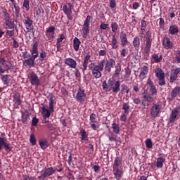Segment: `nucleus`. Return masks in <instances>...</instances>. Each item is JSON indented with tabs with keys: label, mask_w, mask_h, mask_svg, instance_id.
I'll list each match as a JSON object with an SVG mask.
<instances>
[{
	"label": "nucleus",
	"mask_w": 180,
	"mask_h": 180,
	"mask_svg": "<svg viewBox=\"0 0 180 180\" xmlns=\"http://www.w3.org/2000/svg\"><path fill=\"white\" fill-rule=\"evenodd\" d=\"M103 67H105V60H101L98 65H95L94 63H91L89 65V70L91 71V74L94 78H101L102 77V72L103 71Z\"/></svg>",
	"instance_id": "nucleus-1"
},
{
	"label": "nucleus",
	"mask_w": 180,
	"mask_h": 180,
	"mask_svg": "<svg viewBox=\"0 0 180 180\" xmlns=\"http://www.w3.org/2000/svg\"><path fill=\"white\" fill-rule=\"evenodd\" d=\"M53 112H54V100L53 97H51L49 98V109L46 107H42V123H49V119Z\"/></svg>",
	"instance_id": "nucleus-2"
},
{
	"label": "nucleus",
	"mask_w": 180,
	"mask_h": 180,
	"mask_svg": "<svg viewBox=\"0 0 180 180\" xmlns=\"http://www.w3.org/2000/svg\"><path fill=\"white\" fill-rule=\"evenodd\" d=\"M107 91L108 92L112 91L114 94H117L120 91V81L115 80L113 78L110 79L108 80V88H107Z\"/></svg>",
	"instance_id": "nucleus-3"
},
{
	"label": "nucleus",
	"mask_w": 180,
	"mask_h": 180,
	"mask_svg": "<svg viewBox=\"0 0 180 180\" xmlns=\"http://www.w3.org/2000/svg\"><path fill=\"white\" fill-rule=\"evenodd\" d=\"M73 9L74 6H72V4L71 3L64 5L63 7V13L66 15L69 20H72V19H74V14H72Z\"/></svg>",
	"instance_id": "nucleus-4"
},
{
	"label": "nucleus",
	"mask_w": 180,
	"mask_h": 180,
	"mask_svg": "<svg viewBox=\"0 0 180 180\" xmlns=\"http://www.w3.org/2000/svg\"><path fill=\"white\" fill-rule=\"evenodd\" d=\"M56 171H57V169H54L53 167L46 168L41 171V174L38 176V178L39 180L46 179V178L53 175V174H56Z\"/></svg>",
	"instance_id": "nucleus-5"
},
{
	"label": "nucleus",
	"mask_w": 180,
	"mask_h": 180,
	"mask_svg": "<svg viewBox=\"0 0 180 180\" xmlns=\"http://www.w3.org/2000/svg\"><path fill=\"white\" fill-rule=\"evenodd\" d=\"M75 99L79 103H84V102L86 101V94L85 93V91L79 89L76 94Z\"/></svg>",
	"instance_id": "nucleus-6"
},
{
	"label": "nucleus",
	"mask_w": 180,
	"mask_h": 180,
	"mask_svg": "<svg viewBox=\"0 0 180 180\" xmlns=\"http://www.w3.org/2000/svg\"><path fill=\"white\" fill-rule=\"evenodd\" d=\"M160 112H161V105L159 103H153L150 109V115L152 117H157L158 115H160Z\"/></svg>",
	"instance_id": "nucleus-7"
},
{
	"label": "nucleus",
	"mask_w": 180,
	"mask_h": 180,
	"mask_svg": "<svg viewBox=\"0 0 180 180\" xmlns=\"http://www.w3.org/2000/svg\"><path fill=\"white\" fill-rule=\"evenodd\" d=\"M149 70L148 65H145L141 68V71L139 76L140 81H143L146 79V78H147Z\"/></svg>",
	"instance_id": "nucleus-8"
},
{
	"label": "nucleus",
	"mask_w": 180,
	"mask_h": 180,
	"mask_svg": "<svg viewBox=\"0 0 180 180\" xmlns=\"http://www.w3.org/2000/svg\"><path fill=\"white\" fill-rule=\"evenodd\" d=\"M28 78L30 79V84H32V85H36L37 86H39V85H40V79H39V77L36 73L31 72L29 75Z\"/></svg>",
	"instance_id": "nucleus-9"
},
{
	"label": "nucleus",
	"mask_w": 180,
	"mask_h": 180,
	"mask_svg": "<svg viewBox=\"0 0 180 180\" xmlns=\"http://www.w3.org/2000/svg\"><path fill=\"white\" fill-rule=\"evenodd\" d=\"M91 53L88 52L86 53L83 60V63H82L83 72L86 71V68H88V64H89L91 61Z\"/></svg>",
	"instance_id": "nucleus-10"
},
{
	"label": "nucleus",
	"mask_w": 180,
	"mask_h": 180,
	"mask_svg": "<svg viewBox=\"0 0 180 180\" xmlns=\"http://www.w3.org/2000/svg\"><path fill=\"white\" fill-rule=\"evenodd\" d=\"M162 46L165 50H169L174 47V44L168 37H165L162 39Z\"/></svg>",
	"instance_id": "nucleus-11"
},
{
	"label": "nucleus",
	"mask_w": 180,
	"mask_h": 180,
	"mask_svg": "<svg viewBox=\"0 0 180 180\" xmlns=\"http://www.w3.org/2000/svg\"><path fill=\"white\" fill-rule=\"evenodd\" d=\"M120 39L121 42V46L126 47L129 44V40L127 39V34L124 31H122L120 34Z\"/></svg>",
	"instance_id": "nucleus-12"
},
{
	"label": "nucleus",
	"mask_w": 180,
	"mask_h": 180,
	"mask_svg": "<svg viewBox=\"0 0 180 180\" xmlns=\"http://www.w3.org/2000/svg\"><path fill=\"white\" fill-rule=\"evenodd\" d=\"M178 113H179V108H175L172 110L169 117V123H174L176 120Z\"/></svg>",
	"instance_id": "nucleus-13"
},
{
	"label": "nucleus",
	"mask_w": 180,
	"mask_h": 180,
	"mask_svg": "<svg viewBox=\"0 0 180 180\" xmlns=\"http://www.w3.org/2000/svg\"><path fill=\"white\" fill-rule=\"evenodd\" d=\"M56 27L54 26L49 27L46 31V36L47 37V40H51L54 39V31Z\"/></svg>",
	"instance_id": "nucleus-14"
},
{
	"label": "nucleus",
	"mask_w": 180,
	"mask_h": 180,
	"mask_svg": "<svg viewBox=\"0 0 180 180\" xmlns=\"http://www.w3.org/2000/svg\"><path fill=\"white\" fill-rule=\"evenodd\" d=\"M64 63L70 68H77V61L71 58H65Z\"/></svg>",
	"instance_id": "nucleus-15"
},
{
	"label": "nucleus",
	"mask_w": 180,
	"mask_h": 180,
	"mask_svg": "<svg viewBox=\"0 0 180 180\" xmlns=\"http://www.w3.org/2000/svg\"><path fill=\"white\" fill-rule=\"evenodd\" d=\"M36 59L33 57H31L28 59H25L22 61V64L23 65H25V67H27V68H31V67H33V65H34V60Z\"/></svg>",
	"instance_id": "nucleus-16"
},
{
	"label": "nucleus",
	"mask_w": 180,
	"mask_h": 180,
	"mask_svg": "<svg viewBox=\"0 0 180 180\" xmlns=\"http://www.w3.org/2000/svg\"><path fill=\"white\" fill-rule=\"evenodd\" d=\"M150 50H151V36H149L146 38V46L143 51L145 54H148Z\"/></svg>",
	"instance_id": "nucleus-17"
},
{
	"label": "nucleus",
	"mask_w": 180,
	"mask_h": 180,
	"mask_svg": "<svg viewBox=\"0 0 180 180\" xmlns=\"http://www.w3.org/2000/svg\"><path fill=\"white\" fill-rule=\"evenodd\" d=\"M39 45L37 44V42H35L32 46V50L31 51L32 57L33 58L37 59V57H39Z\"/></svg>",
	"instance_id": "nucleus-18"
},
{
	"label": "nucleus",
	"mask_w": 180,
	"mask_h": 180,
	"mask_svg": "<svg viewBox=\"0 0 180 180\" xmlns=\"http://www.w3.org/2000/svg\"><path fill=\"white\" fill-rule=\"evenodd\" d=\"M6 139L0 137V151L2 150V148H5V150H11V148L9 147V144L6 143Z\"/></svg>",
	"instance_id": "nucleus-19"
},
{
	"label": "nucleus",
	"mask_w": 180,
	"mask_h": 180,
	"mask_svg": "<svg viewBox=\"0 0 180 180\" xmlns=\"http://www.w3.org/2000/svg\"><path fill=\"white\" fill-rule=\"evenodd\" d=\"M116 64V62L113 59H109L108 61H107L105 64V70L108 71V72H110L112 70V68H113V65Z\"/></svg>",
	"instance_id": "nucleus-20"
},
{
	"label": "nucleus",
	"mask_w": 180,
	"mask_h": 180,
	"mask_svg": "<svg viewBox=\"0 0 180 180\" xmlns=\"http://www.w3.org/2000/svg\"><path fill=\"white\" fill-rule=\"evenodd\" d=\"M165 162V159L164 158H159L157 159L156 165H152L151 168H162L164 163Z\"/></svg>",
	"instance_id": "nucleus-21"
},
{
	"label": "nucleus",
	"mask_w": 180,
	"mask_h": 180,
	"mask_svg": "<svg viewBox=\"0 0 180 180\" xmlns=\"http://www.w3.org/2000/svg\"><path fill=\"white\" fill-rule=\"evenodd\" d=\"M113 174L117 180H120V178H122V176L123 175V172L120 169H119V167L113 168Z\"/></svg>",
	"instance_id": "nucleus-22"
},
{
	"label": "nucleus",
	"mask_w": 180,
	"mask_h": 180,
	"mask_svg": "<svg viewBox=\"0 0 180 180\" xmlns=\"http://www.w3.org/2000/svg\"><path fill=\"white\" fill-rule=\"evenodd\" d=\"M13 102L16 106H20L22 105V100H20V94L19 93H15L13 96Z\"/></svg>",
	"instance_id": "nucleus-23"
},
{
	"label": "nucleus",
	"mask_w": 180,
	"mask_h": 180,
	"mask_svg": "<svg viewBox=\"0 0 180 180\" xmlns=\"http://www.w3.org/2000/svg\"><path fill=\"white\" fill-rule=\"evenodd\" d=\"M179 94H180L179 86H176L174 89H173L170 94L171 100L172 101V99H175V98H176V96H178Z\"/></svg>",
	"instance_id": "nucleus-24"
},
{
	"label": "nucleus",
	"mask_w": 180,
	"mask_h": 180,
	"mask_svg": "<svg viewBox=\"0 0 180 180\" xmlns=\"http://www.w3.org/2000/svg\"><path fill=\"white\" fill-rule=\"evenodd\" d=\"M179 32V27H178V26H176V25H172L169 27V33L170 34H178V33Z\"/></svg>",
	"instance_id": "nucleus-25"
},
{
	"label": "nucleus",
	"mask_w": 180,
	"mask_h": 180,
	"mask_svg": "<svg viewBox=\"0 0 180 180\" xmlns=\"http://www.w3.org/2000/svg\"><path fill=\"white\" fill-rule=\"evenodd\" d=\"M155 77L158 78H162L163 77H165V73L162 71L161 68H156L155 69Z\"/></svg>",
	"instance_id": "nucleus-26"
},
{
	"label": "nucleus",
	"mask_w": 180,
	"mask_h": 180,
	"mask_svg": "<svg viewBox=\"0 0 180 180\" xmlns=\"http://www.w3.org/2000/svg\"><path fill=\"white\" fill-rule=\"evenodd\" d=\"M79 46H81V41L79 39L75 37L73 39V49L75 51H78L79 50Z\"/></svg>",
	"instance_id": "nucleus-27"
},
{
	"label": "nucleus",
	"mask_w": 180,
	"mask_h": 180,
	"mask_svg": "<svg viewBox=\"0 0 180 180\" xmlns=\"http://www.w3.org/2000/svg\"><path fill=\"white\" fill-rule=\"evenodd\" d=\"M82 33L84 39H86V37H88V34H89V25H83Z\"/></svg>",
	"instance_id": "nucleus-28"
},
{
	"label": "nucleus",
	"mask_w": 180,
	"mask_h": 180,
	"mask_svg": "<svg viewBox=\"0 0 180 180\" xmlns=\"http://www.w3.org/2000/svg\"><path fill=\"white\" fill-rule=\"evenodd\" d=\"M25 25L27 30H32V25H33V20L30 19V18L27 17L25 20Z\"/></svg>",
	"instance_id": "nucleus-29"
},
{
	"label": "nucleus",
	"mask_w": 180,
	"mask_h": 180,
	"mask_svg": "<svg viewBox=\"0 0 180 180\" xmlns=\"http://www.w3.org/2000/svg\"><path fill=\"white\" fill-rule=\"evenodd\" d=\"M151 58L152 61L155 63H161V61H162V55L158 56V54L155 53L152 55Z\"/></svg>",
	"instance_id": "nucleus-30"
},
{
	"label": "nucleus",
	"mask_w": 180,
	"mask_h": 180,
	"mask_svg": "<svg viewBox=\"0 0 180 180\" xmlns=\"http://www.w3.org/2000/svg\"><path fill=\"white\" fill-rule=\"evenodd\" d=\"M130 89L126 84L122 85V89L120 93L119 94V96L122 97L124 94H129Z\"/></svg>",
	"instance_id": "nucleus-31"
},
{
	"label": "nucleus",
	"mask_w": 180,
	"mask_h": 180,
	"mask_svg": "<svg viewBox=\"0 0 180 180\" xmlns=\"http://www.w3.org/2000/svg\"><path fill=\"white\" fill-rule=\"evenodd\" d=\"M111 46L112 49L116 50V49H119V44L117 43V38L115 36H113L111 40Z\"/></svg>",
	"instance_id": "nucleus-32"
},
{
	"label": "nucleus",
	"mask_w": 180,
	"mask_h": 180,
	"mask_svg": "<svg viewBox=\"0 0 180 180\" xmlns=\"http://www.w3.org/2000/svg\"><path fill=\"white\" fill-rule=\"evenodd\" d=\"M112 129L115 134H119V133H120V127H119V124H116V122L112 124Z\"/></svg>",
	"instance_id": "nucleus-33"
},
{
	"label": "nucleus",
	"mask_w": 180,
	"mask_h": 180,
	"mask_svg": "<svg viewBox=\"0 0 180 180\" xmlns=\"http://www.w3.org/2000/svg\"><path fill=\"white\" fill-rule=\"evenodd\" d=\"M80 134L82 136V141H88V134H86V131L85 129H81L80 130Z\"/></svg>",
	"instance_id": "nucleus-34"
},
{
	"label": "nucleus",
	"mask_w": 180,
	"mask_h": 180,
	"mask_svg": "<svg viewBox=\"0 0 180 180\" xmlns=\"http://www.w3.org/2000/svg\"><path fill=\"white\" fill-rule=\"evenodd\" d=\"M132 44L136 49H140V39L136 37L133 40Z\"/></svg>",
	"instance_id": "nucleus-35"
},
{
	"label": "nucleus",
	"mask_w": 180,
	"mask_h": 180,
	"mask_svg": "<svg viewBox=\"0 0 180 180\" xmlns=\"http://www.w3.org/2000/svg\"><path fill=\"white\" fill-rule=\"evenodd\" d=\"M39 146L42 150H46L49 147V142L46 140L39 141Z\"/></svg>",
	"instance_id": "nucleus-36"
},
{
	"label": "nucleus",
	"mask_w": 180,
	"mask_h": 180,
	"mask_svg": "<svg viewBox=\"0 0 180 180\" xmlns=\"http://www.w3.org/2000/svg\"><path fill=\"white\" fill-rule=\"evenodd\" d=\"M121 71H122V65H120V63H118L115 66V75H117V77H119V75H120Z\"/></svg>",
	"instance_id": "nucleus-37"
},
{
	"label": "nucleus",
	"mask_w": 180,
	"mask_h": 180,
	"mask_svg": "<svg viewBox=\"0 0 180 180\" xmlns=\"http://www.w3.org/2000/svg\"><path fill=\"white\" fill-rule=\"evenodd\" d=\"M0 67H3L5 70H8V68H9V66L6 65V60L3 58H0Z\"/></svg>",
	"instance_id": "nucleus-38"
},
{
	"label": "nucleus",
	"mask_w": 180,
	"mask_h": 180,
	"mask_svg": "<svg viewBox=\"0 0 180 180\" xmlns=\"http://www.w3.org/2000/svg\"><path fill=\"white\" fill-rule=\"evenodd\" d=\"M5 20H6L5 25L6 26H7L6 29H13L14 27L13 22L11 21V19Z\"/></svg>",
	"instance_id": "nucleus-39"
},
{
	"label": "nucleus",
	"mask_w": 180,
	"mask_h": 180,
	"mask_svg": "<svg viewBox=\"0 0 180 180\" xmlns=\"http://www.w3.org/2000/svg\"><path fill=\"white\" fill-rule=\"evenodd\" d=\"M1 79L5 85H8L10 82L9 76L8 75H2Z\"/></svg>",
	"instance_id": "nucleus-40"
},
{
	"label": "nucleus",
	"mask_w": 180,
	"mask_h": 180,
	"mask_svg": "<svg viewBox=\"0 0 180 180\" xmlns=\"http://www.w3.org/2000/svg\"><path fill=\"white\" fill-rule=\"evenodd\" d=\"M146 148H153V141L151 139H146Z\"/></svg>",
	"instance_id": "nucleus-41"
},
{
	"label": "nucleus",
	"mask_w": 180,
	"mask_h": 180,
	"mask_svg": "<svg viewBox=\"0 0 180 180\" xmlns=\"http://www.w3.org/2000/svg\"><path fill=\"white\" fill-rule=\"evenodd\" d=\"M120 165V158L117 157L115 158L114 161L113 168H119Z\"/></svg>",
	"instance_id": "nucleus-42"
},
{
	"label": "nucleus",
	"mask_w": 180,
	"mask_h": 180,
	"mask_svg": "<svg viewBox=\"0 0 180 180\" xmlns=\"http://www.w3.org/2000/svg\"><path fill=\"white\" fill-rule=\"evenodd\" d=\"M122 109L124 110V113H129L130 105H129V103H125L123 104Z\"/></svg>",
	"instance_id": "nucleus-43"
},
{
	"label": "nucleus",
	"mask_w": 180,
	"mask_h": 180,
	"mask_svg": "<svg viewBox=\"0 0 180 180\" xmlns=\"http://www.w3.org/2000/svg\"><path fill=\"white\" fill-rule=\"evenodd\" d=\"M90 122L91 123H98L96 121V115L95 113H92L90 115Z\"/></svg>",
	"instance_id": "nucleus-44"
},
{
	"label": "nucleus",
	"mask_w": 180,
	"mask_h": 180,
	"mask_svg": "<svg viewBox=\"0 0 180 180\" xmlns=\"http://www.w3.org/2000/svg\"><path fill=\"white\" fill-rule=\"evenodd\" d=\"M119 27V25L116 22H112L111 24V29L112 32L115 33Z\"/></svg>",
	"instance_id": "nucleus-45"
},
{
	"label": "nucleus",
	"mask_w": 180,
	"mask_h": 180,
	"mask_svg": "<svg viewBox=\"0 0 180 180\" xmlns=\"http://www.w3.org/2000/svg\"><path fill=\"white\" fill-rule=\"evenodd\" d=\"M143 99L146 102H150V103H151L154 101V98L153 97H151V96H150V95H145L143 96Z\"/></svg>",
	"instance_id": "nucleus-46"
},
{
	"label": "nucleus",
	"mask_w": 180,
	"mask_h": 180,
	"mask_svg": "<svg viewBox=\"0 0 180 180\" xmlns=\"http://www.w3.org/2000/svg\"><path fill=\"white\" fill-rule=\"evenodd\" d=\"M91 19H92V17H91V15H87L83 25L89 26V23H91Z\"/></svg>",
	"instance_id": "nucleus-47"
},
{
	"label": "nucleus",
	"mask_w": 180,
	"mask_h": 180,
	"mask_svg": "<svg viewBox=\"0 0 180 180\" xmlns=\"http://www.w3.org/2000/svg\"><path fill=\"white\" fill-rule=\"evenodd\" d=\"M23 8H25L26 11H29L30 9V6L29 5V0H24Z\"/></svg>",
	"instance_id": "nucleus-48"
},
{
	"label": "nucleus",
	"mask_w": 180,
	"mask_h": 180,
	"mask_svg": "<svg viewBox=\"0 0 180 180\" xmlns=\"http://www.w3.org/2000/svg\"><path fill=\"white\" fill-rule=\"evenodd\" d=\"M131 75V70H130L129 67H127L125 68V77L127 78H129Z\"/></svg>",
	"instance_id": "nucleus-49"
},
{
	"label": "nucleus",
	"mask_w": 180,
	"mask_h": 180,
	"mask_svg": "<svg viewBox=\"0 0 180 180\" xmlns=\"http://www.w3.org/2000/svg\"><path fill=\"white\" fill-rule=\"evenodd\" d=\"M64 39H65V35H64V34H62L57 41L58 47H60V44L61 43V41H63V40H64Z\"/></svg>",
	"instance_id": "nucleus-50"
},
{
	"label": "nucleus",
	"mask_w": 180,
	"mask_h": 180,
	"mask_svg": "<svg viewBox=\"0 0 180 180\" xmlns=\"http://www.w3.org/2000/svg\"><path fill=\"white\" fill-rule=\"evenodd\" d=\"M30 141L32 144V146H36V137H34V135H30Z\"/></svg>",
	"instance_id": "nucleus-51"
},
{
	"label": "nucleus",
	"mask_w": 180,
	"mask_h": 180,
	"mask_svg": "<svg viewBox=\"0 0 180 180\" xmlns=\"http://www.w3.org/2000/svg\"><path fill=\"white\" fill-rule=\"evenodd\" d=\"M158 79H159V85H160V86L165 84V77H158Z\"/></svg>",
	"instance_id": "nucleus-52"
},
{
	"label": "nucleus",
	"mask_w": 180,
	"mask_h": 180,
	"mask_svg": "<svg viewBox=\"0 0 180 180\" xmlns=\"http://www.w3.org/2000/svg\"><path fill=\"white\" fill-rule=\"evenodd\" d=\"M100 29L101 30H106V29H109V25L105 23H101V25H100Z\"/></svg>",
	"instance_id": "nucleus-53"
},
{
	"label": "nucleus",
	"mask_w": 180,
	"mask_h": 180,
	"mask_svg": "<svg viewBox=\"0 0 180 180\" xmlns=\"http://www.w3.org/2000/svg\"><path fill=\"white\" fill-rule=\"evenodd\" d=\"M180 72V68H177L176 69H173L172 70V73H173L174 75H176L178 77V74Z\"/></svg>",
	"instance_id": "nucleus-54"
},
{
	"label": "nucleus",
	"mask_w": 180,
	"mask_h": 180,
	"mask_svg": "<svg viewBox=\"0 0 180 180\" xmlns=\"http://www.w3.org/2000/svg\"><path fill=\"white\" fill-rule=\"evenodd\" d=\"M27 117H29V116L27 114L23 113L22 115V122L26 123V122H27Z\"/></svg>",
	"instance_id": "nucleus-55"
},
{
	"label": "nucleus",
	"mask_w": 180,
	"mask_h": 180,
	"mask_svg": "<svg viewBox=\"0 0 180 180\" xmlns=\"http://www.w3.org/2000/svg\"><path fill=\"white\" fill-rule=\"evenodd\" d=\"M6 34L7 36H9V37H12V36L15 35V30H7Z\"/></svg>",
	"instance_id": "nucleus-56"
},
{
	"label": "nucleus",
	"mask_w": 180,
	"mask_h": 180,
	"mask_svg": "<svg viewBox=\"0 0 180 180\" xmlns=\"http://www.w3.org/2000/svg\"><path fill=\"white\" fill-rule=\"evenodd\" d=\"M176 78H178V76H176V75H174L173 73H171V75H170V82H174V81H176Z\"/></svg>",
	"instance_id": "nucleus-57"
},
{
	"label": "nucleus",
	"mask_w": 180,
	"mask_h": 180,
	"mask_svg": "<svg viewBox=\"0 0 180 180\" xmlns=\"http://www.w3.org/2000/svg\"><path fill=\"white\" fill-rule=\"evenodd\" d=\"M150 92L151 95H157V89L155 88V86L150 87Z\"/></svg>",
	"instance_id": "nucleus-58"
},
{
	"label": "nucleus",
	"mask_w": 180,
	"mask_h": 180,
	"mask_svg": "<svg viewBox=\"0 0 180 180\" xmlns=\"http://www.w3.org/2000/svg\"><path fill=\"white\" fill-rule=\"evenodd\" d=\"M14 8L15 11V16L18 18L19 16V13H20V8L18 7L16 5H14Z\"/></svg>",
	"instance_id": "nucleus-59"
},
{
	"label": "nucleus",
	"mask_w": 180,
	"mask_h": 180,
	"mask_svg": "<svg viewBox=\"0 0 180 180\" xmlns=\"http://www.w3.org/2000/svg\"><path fill=\"white\" fill-rule=\"evenodd\" d=\"M121 53V57L122 58H123V57H126V54H127V51H126V49H123L120 51Z\"/></svg>",
	"instance_id": "nucleus-60"
},
{
	"label": "nucleus",
	"mask_w": 180,
	"mask_h": 180,
	"mask_svg": "<svg viewBox=\"0 0 180 180\" xmlns=\"http://www.w3.org/2000/svg\"><path fill=\"white\" fill-rule=\"evenodd\" d=\"M147 27V23L145 20H143L141 22V30H146V28Z\"/></svg>",
	"instance_id": "nucleus-61"
},
{
	"label": "nucleus",
	"mask_w": 180,
	"mask_h": 180,
	"mask_svg": "<svg viewBox=\"0 0 180 180\" xmlns=\"http://www.w3.org/2000/svg\"><path fill=\"white\" fill-rule=\"evenodd\" d=\"M39 123V119L36 117H33L32 119V126H36Z\"/></svg>",
	"instance_id": "nucleus-62"
},
{
	"label": "nucleus",
	"mask_w": 180,
	"mask_h": 180,
	"mask_svg": "<svg viewBox=\"0 0 180 180\" xmlns=\"http://www.w3.org/2000/svg\"><path fill=\"white\" fill-rule=\"evenodd\" d=\"M176 60L177 63H180V51H178L176 53Z\"/></svg>",
	"instance_id": "nucleus-63"
},
{
	"label": "nucleus",
	"mask_w": 180,
	"mask_h": 180,
	"mask_svg": "<svg viewBox=\"0 0 180 180\" xmlns=\"http://www.w3.org/2000/svg\"><path fill=\"white\" fill-rule=\"evenodd\" d=\"M110 6L111 8H116V1H115V0H111V1H110Z\"/></svg>",
	"instance_id": "nucleus-64"
}]
</instances>
